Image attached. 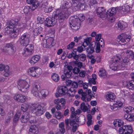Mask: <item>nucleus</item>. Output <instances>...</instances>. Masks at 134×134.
Wrapping results in <instances>:
<instances>
[{"instance_id": "f257e3e1", "label": "nucleus", "mask_w": 134, "mask_h": 134, "mask_svg": "<svg viewBox=\"0 0 134 134\" xmlns=\"http://www.w3.org/2000/svg\"><path fill=\"white\" fill-rule=\"evenodd\" d=\"M69 7L68 3L66 1L64 2L60 7V10H57L56 12H54V18L60 20L67 18L71 13L69 9L67 8Z\"/></svg>"}, {"instance_id": "f03ea898", "label": "nucleus", "mask_w": 134, "mask_h": 134, "mask_svg": "<svg viewBox=\"0 0 134 134\" xmlns=\"http://www.w3.org/2000/svg\"><path fill=\"white\" fill-rule=\"evenodd\" d=\"M122 120L119 119L115 120L113 124L116 127H120L119 129V132L120 134H131L133 129L131 125H124Z\"/></svg>"}, {"instance_id": "7ed1b4c3", "label": "nucleus", "mask_w": 134, "mask_h": 134, "mask_svg": "<svg viewBox=\"0 0 134 134\" xmlns=\"http://www.w3.org/2000/svg\"><path fill=\"white\" fill-rule=\"evenodd\" d=\"M19 21V19H15L8 22L7 24L9 25V27L6 28L5 30L8 34L12 35V38H15L19 35V30L16 27H13L18 24Z\"/></svg>"}, {"instance_id": "20e7f679", "label": "nucleus", "mask_w": 134, "mask_h": 134, "mask_svg": "<svg viewBox=\"0 0 134 134\" xmlns=\"http://www.w3.org/2000/svg\"><path fill=\"white\" fill-rule=\"evenodd\" d=\"M45 105V103H43L33 105L31 107L32 112L38 116H40L44 113V109Z\"/></svg>"}, {"instance_id": "39448f33", "label": "nucleus", "mask_w": 134, "mask_h": 134, "mask_svg": "<svg viewBox=\"0 0 134 134\" xmlns=\"http://www.w3.org/2000/svg\"><path fill=\"white\" fill-rule=\"evenodd\" d=\"M30 40V36L27 33H25L20 35L19 39V41L20 44L23 46L28 44Z\"/></svg>"}, {"instance_id": "423d86ee", "label": "nucleus", "mask_w": 134, "mask_h": 134, "mask_svg": "<svg viewBox=\"0 0 134 134\" xmlns=\"http://www.w3.org/2000/svg\"><path fill=\"white\" fill-rule=\"evenodd\" d=\"M131 37L130 35H127L125 33H123L118 36L117 40L119 43L124 45L128 42Z\"/></svg>"}, {"instance_id": "0eeeda50", "label": "nucleus", "mask_w": 134, "mask_h": 134, "mask_svg": "<svg viewBox=\"0 0 134 134\" xmlns=\"http://www.w3.org/2000/svg\"><path fill=\"white\" fill-rule=\"evenodd\" d=\"M77 16L74 18L72 17L70 18L69 23L70 27L72 29L74 30H77L79 29L80 22L79 20H78Z\"/></svg>"}, {"instance_id": "6e6552de", "label": "nucleus", "mask_w": 134, "mask_h": 134, "mask_svg": "<svg viewBox=\"0 0 134 134\" xmlns=\"http://www.w3.org/2000/svg\"><path fill=\"white\" fill-rule=\"evenodd\" d=\"M17 83L19 90L23 92L26 91L29 88V85L25 80H20Z\"/></svg>"}, {"instance_id": "1a4fd4ad", "label": "nucleus", "mask_w": 134, "mask_h": 134, "mask_svg": "<svg viewBox=\"0 0 134 134\" xmlns=\"http://www.w3.org/2000/svg\"><path fill=\"white\" fill-rule=\"evenodd\" d=\"M33 87L31 91L32 93L36 97H39L40 96V87L39 84L38 83H36L33 86Z\"/></svg>"}, {"instance_id": "9d476101", "label": "nucleus", "mask_w": 134, "mask_h": 134, "mask_svg": "<svg viewBox=\"0 0 134 134\" xmlns=\"http://www.w3.org/2000/svg\"><path fill=\"white\" fill-rule=\"evenodd\" d=\"M41 70L40 68L36 69L35 67L30 68L28 70V73L29 75L32 77H38L41 74V72H37L38 71Z\"/></svg>"}, {"instance_id": "9b49d317", "label": "nucleus", "mask_w": 134, "mask_h": 134, "mask_svg": "<svg viewBox=\"0 0 134 134\" xmlns=\"http://www.w3.org/2000/svg\"><path fill=\"white\" fill-rule=\"evenodd\" d=\"M58 88V92L59 94L57 93H55V96L57 97H59L60 94L62 96L65 95L68 93V89L65 86H59Z\"/></svg>"}, {"instance_id": "f8f14e48", "label": "nucleus", "mask_w": 134, "mask_h": 134, "mask_svg": "<svg viewBox=\"0 0 134 134\" xmlns=\"http://www.w3.org/2000/svg\"><path fill=\"white\" fill-rule=\"evenodd\" d=\"M14 99L18 102L21 103L24 102L27 99L26 97L21 94L15 95L14 97Z\"/></svg>"}, {"instance_id": "ddd939ff", "label": "nucleus", "mask_w": 134, "mask_h": 134, "mask_svg": "<svg viewBox=\"0 0 134 134\" xmlns=\"http://www.w3.org/2000/svg\"><path fill=\"white\" fill-rule=\"evenodd\" d=\"M98 16L100 18H104L107 16V12L103 7H99L97 9Z\"/></svg>"}, {"instance_id": "4468645a", "label": "nucleus", "mask_w": 134, "mask_h": 134, "mask_svg": "<svg viewBox=\"0 0 134 134\" xmlns=\"http://www.w3.org/2000/svg\"><path fill=\"white\" fill-rule=\"evenodd\" d=\"M76 120L75 119H73L69 120L68 119H65V122L66 125V128L67 130H69L70 127L69 125V122L71 126H74L73 125L76 124Z\"/></svg>"}, {"instance_id": "2eb2a0df", "label": "nucleus", "mask_w": 134, "mask_h": 134, "mask_svg": "<svg viewBox=\"0 0 134 134\" xmlns=\"http://www.w3.org/2000/svg\"><path fill=\"white\" fill-rule=\"evenodd\" d=\"M78 93L81 94V99L85 102H88L90 100V99L87 97V93L85 92V91L83 92L82 89H80L78 91Z\"/></svg>"}, {"instance_id": "dca6fc26", "label": "nucleus", "mask_w": 134, "mask_h": 134, "mask_svg": "<svg viewBox=\"0 0 134 134\" xmlns=\"http://www.w3.org/2000/svg\"><path fill=\"white\" fill-rule=\"evenodd\" d=\"M96 46L95 42H92L89 46L86 48V52L89 54H91L94 51V48Z\"/></svg>"}, {"instance_id": "f3484780", "label": "nucleus", "mask_w": 134, "mask_h": 134, "mask_svg": "<svg viewBox=\"0 0 134 134\" xmlns=\"http://www.w3.org/2000/svg\"><path fill=\"white\" fill-rule=\"evenodd\" d=\"M30 115L28 112H26L20 118L21 122L25 123L29 120Z\"/></svg>"}, {"instance_id": "a211bd4d", "label": "nucleus", "mask_w": 134, "mask_h": 134, "mask_svg": "<svg viewBox=\"0 0 134 134\" xmlns=\"http://www.w3.org/2000/svg\"><path fill=\"white\" fill-rule=\"evenodd\" d=\"M38 133L37 127L35 125H31L29 130V134H37Z\"/></svg>"}, {"instance_id": "6ab92c4d", "label": "nucleus", "mask_w": 134, "mask_h": 134, "mask_svg": "<svg viewBox=\"0 0 134 134\" xmlns=\"http://www.w3.org/2000/svg\"><path fill=\"white\" fill-rule=\"evenodd\" d=\"M40 56L38 55H35L32 56L29 61V63L31 65H34L36 63L40 60Z\"/></svg>"}, {"instance_id": "aec40b11", "label": "nucleus", "mask_w": 134, "mask_h": 134, "mask_svg": "<svg viewBox=\"0 0 134 134\" xmlns=\"http://www.w3.org/2000/svg\"><path fill=\"white\" fill-rule=\"evenodd\" d=\"M72 6L75 7L76 9H78L83 5V4L81 3L79 0H72Z\"/></svg>"}, {"instance_id": "412c9836", "label": "nucleus", "mask_w": 134, "mask_h": 134, "mask_svg": "<svg viewBox=\"0 0 134 134\" xmlns=\"http://www.w3.org/2000/svg\"><path fill=\"white\" fill-rule=\"evenodd\" d=\"M3 51L7 55H11L14 54L15 51L14 48L7 49V48H4L3 49Z\"/></svg>"}, {"instance_id": "4be33fe9", "label": "nucleus", "mask_w": 134, "mask_h": 134, "mask_svg": "<svg viewBox=\"0 0 134 134\" xmlns=\"http://www.w3.org/2000/svg\"><path fill=\"white\" fill-rule=\"evenodd\" d=\"M105 98L107 100L112 101L115 99V95L113 93L108 92L105 95Z\"/></svg>"}, {"instance_id": "5701e85b", "label": "nucleus", "mask_w": 134, "mask_h": 134, "mask_svg": "<svg viewBox=\"0 0 134 134\" xmlns=\"http://www.w3.org/2000/svg\"><path fill=\"white\" fill-rule=\"evenodd\" d=\"M134 113L127 114L124 115V118L129 121H134Z\"/></svg>"}, {"instance_id": "b1692460", "label": "nucleus", "mask_w": 134, "mask_h": 134, "mask_svg": "<svg viewBox=\"0 0 134 134\" xmlns=\"http://www.w3.org/2000/svg\"><path fill=\"white\" fill-rule=\"evenodd\" d=\"M13 115L12 112H10L8 114V116H6L4 121V123L5 124H9L10 123V121Z\"/></svg>"}, {"instance_id": "393cba45", "label": "nucleus", "mask_w": 134, "mask_h": 134, "mask_svg": "<svg viewBox=\"0 0 134 134\" xmlns=\"http://www.w3.org/2000/svg\"><path fill=\"white\" fill-rule=\"evenodd\" d=\"M27 3L29 4H32V7H34L35 8H36L39 6V3L38 1L36 0H27Z\"/></svg>"}, {"instance_id": "a878e982", "label": "nucleus", "mask_w": 134, "mask_h": 134, "mask_svg": "<svg viewBox=\"0 0 134 134\" xmlns=\"http://www.w3.org/2000/svg\"><path fill=\"white\" fill-rule=\"evenodd\" d=\"M80 108L84 112L87 111L90 108L89 106L88 103L85 104L84 102L82 103L80 105Z\"/></svg>"}, {"instance_id": "bb28decb", "label": "nucleus", "mask_w": 134, "mask_h": 134, "mask_svg": "<svg viewBox=\"0 0 134 134\" xmlns=\"http://www.w3.org/2000/svg\"><path fill=\"white\" fill-rule=\"evenodd\" d=\"M119 9L120 12L122 13V12H124V13L126 14L129 11L130 9V7L129 5H126L122 6L119 8Z\"/></svg>"}, {"instance_id": "cd10ccee", "label": "nucleus", "mask_w": 134, "mask_h": 134, "mask_svg": "<svg viewBox=\"0 0 134 134\" xmlns=\"http://www.w3.org/2000/svg\"><path fill=\"white\" fill-rule=\"evenodd\" d=\"M124 111L126 112L127 114L134 113V108L131 107H125L124 109Z\"/></svg>"}, {"instance_id": "c85d7f7f", "label": "nucleus", "mask_w": 134, "mask_h": 134, "mask_svg": "<svg viewBox=\"0 0 134 134\" xmlns=\"http://www.w3.org/2000/svg\"><path fill=\"white\" fill-rule=\"evenodd\" d=\"M118 28L121 30L124 29L126 26V24L124 21H119L118 22Z\"/></svg>"}, {"instance_id": "c756f323", "label": "nucleus", "mask_w": 134, "mask_h": 134, "mask_svg": "<svg viewBox=\"0 0 134 134\" xmlns=\"http://www.w3.org/2000/svg\"><path fill=\"white\" fill-rule=\"evenodd\" d=\"M21 115V112L20 111H18L15 115L14 118V121L16 123L19 119Z\"/></svg>"}, {"instance_id": "7c9ffc66", "label": "nucleus", "mask_w": 134, "mask_h": 134, "mask_svg": "<svg viewBox=\"0 0 134 134\" xmlns=\"http://www.w3.org/2000/svg\"><path fill=\"white\" fill-rule=\"evenodd\" d=\"M110 68L113 70H118L120 69H120V67H118V65L116 64H114L112 63L110 65Z\"/></svg>"}, {"instance_id": "2f4dec72", "label": "nucleus", "mask_w": 134, "mask_h": 134, "mask_svg": "<svg viewBox=\"0 0 134 134\" xmlns=\"http://www.w3.org/2000/svg\"><path fill=\"white\" fill-rule=\"evenodd\" d=\"M42 32V28L39 26L35 28L33 31L34 34L35 35L37 36L41 33Z\"/></svg>"}, {"instance_id": "473e14b6", "label": "nucleus", "mask_w": 134, "mask_h": 134, "mask_svg": "<svg viewBox=\"0 0 134 134\" xmlns=\"http://www.w3.org/2000/svg\"><path fill=\"white\" fill-rule=\"evenodd\" d=\"M98 74L99 76L103 78L107 76L105 70L102 68L100 69Z\"/></svg>"}, {"instance_id": "72a5a7b5", "label": "nucleus", "mask_w": 134, "mask_h": 134, "mask_svg": "<svg viewBox=\"0 0 134 134\" xmlns=\"http://www.w3.org/2000/svg\"><path fill=\"white\" fill-rule=\"evenodd\" d=\"M126 86L130 89H134V80L130 81L127 83Z\"/></svg>"}, {"instance_id": "f704fd0d", "label": "nucleus", "mask_w": 134, "mask_h": 134, "mask_svg": "<svg viewBox=\"0 0 134 134\" xmlns=\"http://www.w3.org/2000/svg\"><path fill=\"white\" fill-rule=\"evenodd\" d=\"M40 96L39 97V98L41 97H46L49 93L48 91L46 89L42 90L40 92Z\"/></svg>"}, {"instance_id": "c9c22d12", "label": "nucleus", "mask_w": 134, "mask_h": 134, "mask_svg": "<svg viewBox=\"0 0 134 134\" xmlns=\"http://www.w3.org/2000/svg\"><path fill=\"white\" fill-rule=\"evenodd\" d=\"M116 12L115 8H113L111 9H109L108 10L107 12V15L108 14L109 16H111L115 14Z\"/></svg>"}, {"instance_id": "e433bc0d", "label": "nucleus", "mask_w": 134, "mask_h": 134, "mask_svg": "<svg viewBox=\"0 0 134 134\" xmlns=\"http://www.w3.org/2000/svg\"><path fill=\"white\" fill-rule=\"evenodd\" d=\"M92 38L91 37H87L86 39H84V42L83 45L84 47H85L86 46H88L90 43L91 40Z\"/></svg>"}, {"instance_id": "4c0bfd02", "label": "nucleus", "mask_w": 134, "mask_h": 134, "mask_svg": "<svg viewBox=\"0 0 134 134\" xmlns=\"http://www.w3.org/2000/svg\"><path fill=\"white\" fill-rule=\"evenodd\" d=\"M59 130L62 134H64L65 132V130L64 128V122H62L59 124Z\"/></svg>"}, {"instance_id": "58836bf2", "label": "nucleus", "mask_w": 134, "mask_h": 134, "mask_svg": "<svg viewBox=\"0 0 134 134\" xmlns=\"http://www.w3.org/2000/svg\"><path fill=\"white\" fill-rule=\"evenodd\" d=\"M27 49L24 48V51L22 53L24 55L25 54V56H27L28 55H31L33 53L34 51L28 50L26 49Z\"/></svg>"}, {"instance_id": "ea45409f", "label": "nucleus", "mask_w": 134, "mask_h": 134, "mask_svg": "<svg viewBox=\"0 0 134 134\" xmlns=\"http://www.w3.org/2000/svg\"><path fill=\"white\" fill-rule=\"evenodd\" d=\"M38 120L34 117L32 116L29 118V122L31 124H37L38 123Z\"/></svg>"}, {"instance_id": "a19ab883", "label": "nucleus", "mask_w": 134, "mask_h": 134, "mask_svg": "<svg viewBox=\"0 0 134 134\" xmlns=\"http://www.w3.org/2000/svg\"><path fill=\"white\" fill-rule=\"evenodd\" d=\"M29 105L26 103H24L21 105V109L23 111H26L28 109Z\"/></svg>"}, {"instance_id": "79ce46f5", "label": "nucleus", "mask_w": 134, "mask_h": 134, "mask_svg": "<svg viewBox=\"0 0 134 134\" xmlns=\"http://www.w3.org/2000/svg\"><path fill=\"white\" fill-rule=\"evenodd\" d=\"M51 77L52 79L56 82H58L59 79V76L56 73L52 74Z\"/></svg>"}, {"instance_id": "37998d69", "label": "nucleus", "mask_w": 134, "mask_h": 134, "mask_svg": "<svg viewBox=\"0 0 134 134\" xmlns=\"http://www.w3.org/2000/svg\"><path fill=\"white\" fill-rule=\"evenodd\" d=\"M32 10L30 7L28 6H25L23 9V11L25 14H30Z\"/></svg>"}, {"instance_id": "c03bdc74", "label": "nucleus", "mask_w": 134, "mask_h": 134, "mask_svg": "<svg viewBox=\"0 0 134 134\" xmlns=\"http://www.w3.org/2000/svg\"><path fill=\"white\" fill-rule=\"evenodd\" d=\"M9 67L8 66H5L4 70L6 73L4 74V75L5 76L7 77L10 75V73L9 72Z\"/></svg>"}, {"instance_id": "a18cd8bd", "label": "nucleus", "mask_w": 134, "mask_h": 134, "mask_svg": "<svg viewBox=\"0 0 134 134\" xmlns=\"http://www.w3.org/2000/svg\"><path fill=\"white\" fill-rule=\"evenodd\" d=\"M126 53L127 57L132 58H134V53L132 51L130 50H127Z\"/></svg>"}, {"instance_id": "49530a36", "label": "nucleus", "mask_w": 134, "mask_h": 134, "mask_svg": "<svg viewBox=\"0 0 134 134\" xmlns=\"http://www.w3.org/2000/svg\"><path fill=\"white\" fill-rule=\"evenodd\" d=\"M44 24L45 26L47 27H50V17H49L46 19L44 21Z\"/></svg>"}, {"instance_id": "de8ad7c7", "label": "nucleus", "mask_w": 134, "mask_h": 134, "mask_svg": "<svg viewBox=\"0 0 134 134\" xmlns=\"http://www.w3.org/2000/svg\"><path fill=\"white\" fill-rule=\"evenodd\" d=\"M46 43L44 44V46L46 48H50V39L49 38H48L47 39H46Z\"/></svg>"}, {"instance_id": "09e8293b", "label": "nucleus", "mask_w": 134, "mask_h": 134, "mask_svg": "<svg viewBox=\"0 0 134 134\" xmlns=\"http://www.w3.org/2000/svg\"><path fill=\"white\" fill-rule=\"evenodd\" d=\"M49 57L45 56L43 58L41 63H42V64H47L49 60Z\"/></svg>"}, {"instance_id": "8fccbe9b", "label": "nucleus", "mask_w": 134, "mask_h": 134, "mask_svg": "<svg viewBox=\"0 0 134 134\" xmlns=\"http://www.w3.org/2000/svg\"><path fill=\"white\" fill-rule=\"evenodd\" d=\"M64 74L66 77L67 78H69L71 76L72 72L71 71H67V70H64Z\"/></svg>"}, {"instance_id": "3c124183", "label": "nucleus", "mask_w": 134, "mask_h": 134, "mask_svg": "<svg viewBox=\"0 0 134 134\" xmlns=\"http://www.w3.org/2000/svg\"><path fill=\"white\" fill-rule=\"evenodd\" d=\"M119 106L115 104H114L110 106V108L113 111H115L120 109L119 107Z\"/></svg>"}, {"instance_id": "603ef678", "label": "nucleus", "mask_w": 134, "mask_h": 134, "mask_svg": "<svg viewBox=\"0 0 134 134\" xmlns=\"http://www.w3.org/2000/svg\"><path fill=\"white\" fill-rule=\"evenodd\" d=\"M74 64L76 65L79 69H81L83 66L82 63L81 62H78L77 61H75L74 62Z\"/></svg>"}, {"instance_id": "864d4df0", "label": "nucleus", "mask_w": 134, "mask_h": 134, "mask_svg": "<svg viewBox=\"0 0 134 134\" xmlns=\"http://www.w3.org/2000/svg\"><path fill=\"white\" fill-rule=\"evenodd\" d=\"M120 60L119 58L118 57H114L111 59V61L112 63L114 64L117 63L118 62L119 60Z\"/></svg>"}, {"instance_id": "5fc2aeb1", "label": "nucleus", "mask_w": 134, "mask_h": 134, "mask_svg": "<svg viewBox=\"0 0 134 134\" xmlns=\"http://www.w3.org/2000/svg\"><path fill=\"white\" fill-rule=\"evenodd\" d=\"M70 111L71 112V114L70 115V117L71 118H73L74 116H75L76 114L75 111V109L73 107H72L70 109Z\"/></svg>"}, {"instance_id": "6e6d98bb", "label": "nucleus", "mask_w": 134, "mask_h": 134, "mask_svg": "<svg viewBox=\"0 0 134 134\" xmlns=\"http://www.w3.org/2000/svg\"><path fill=\"white\" fill-rule=\"evenodd\" d=\"M79 59L81 61H84L86 59V56L85 55L83 54H79Z\"/></svg>"}, {"instance_id": "4d7b16f0", "label": "nucleus", "mask_w": 134, "mask_h": 134, "mask_svg": "<svg viewBox=\"0 0 134 134\" xmlns=\"http://www.w3.org/2000/svg\"><path fill=\"white\" fill-rule=\"evenodd\" d=\"M25 48L27 49L30 50L34 51V47L32 44H27V45L25 46Z\"/></svg>"}, {"instance_id": "13d9d810", "label": "nucleus", "mask_w": 134, "mask_h": 134, "mask_svg": "<svg viewBox=\"0 0 134 134\" xmlns=\"http://www.w3.org/2000/svg\"><path fill=\"white\" fill-rule=\"evenodd\" d=\"M55 116L58 119H60L62 117V113L59 111L56 112L55 113Z\"/></svg>"}, {"instance_id": "bf43d9fd", "label": "nucleus", "mask_w": 134, "mask_h": 134, "mask_svg": "<svg viewBox=\"0 0 134 134\" xmlns=\"http://www.w3.org/2000/svg\"><path fill=\"white\" fill-rule=\"evenodd\" d=\"M97 41L98 42L97 43V44H98L100 45L101 47L102 48H103V47L104 46V40L103 38H102L100 39V40H99Z\"/></svg>"}, {"instance_id": "052dcab7", "label": "nucleus", "mask_w": 134, "mask_h": 134, "mask_svg": "<svg viewBox=\"0 0 134 134\" xmlns=\"http://www.w3.org/2000/svg\"><path fill=\"white\" fill-rule=\"evenodd\" d=\"M74 53H73V58L74 59L76 60H78L79 57V54L77 55L76 51H75V50H74Z\"/></svg>"}, {"instance_id": "680f3d73", "label": "nucleus", "mask_w": 134, "mask_h": 134, "mask_svg": "<svg viewBox=\"0 0 134 134\" xmlns=\"http://www.w3.org/2000/svg\"><path fill=\"white\" fill-rule=\"evenodd\" d=\"M73 72L75 74H77L80 71V69L77 67H75L72 70Z\"/></svg>"}, {"instance_id": "e2e57ef3", "label": "nucleus", "mask_w": 134, "mask_h": 134, "mask_svg": "<svg viewBox=\"0 0 134 134\" xmlns=\"http://www.w3.org/2000/svg\"><path fill=\"white\" fill-rule=\"evenodd\" d=\"M75 44L73 42H71L69 45L67 46V49H70L72 48L74 46Z\"/></svg>"}, {"instance_id": "0e129e2a", "label": "nucleus", "mask_w": 134, "mask_h": 134, "mask_svg": "<svg viewBox=\"0 0 134 134\" xmlns=\"http://www.w3.org/2000/svg\"><path fill=\"white\" fill-rule=\"evenodd\" d=\"M79 18V20H80V21H82L84 20L85 19V16L83 14H79V16L78 17Z\"/></svg>"}, {"instance_id": "69168bd1", "label": "nucleus", "mask_w": 134, "mask_h": 134, "mask_svg": "<svg viewBox=\"0 0 134 134\" xmlns=\"http://www.w3.org/2000/svg\"><path fill=\"white\" fill-rule=\"evenodd\" d=\"M87 1L89 4L91 5L97 3V0H88Z\"/></svg>"}, {"instance_id": "338daca9", "label": "nucleus", "mask_w": 134, "mask_h": 134, "mask_svg": "<svg viewBox=\"0 0 134 134\" xmlns=\"http://www.w3.org/2000/svg\"><path fill=\"white\" fill-rule=\"evenodd\" d=\"M74 50H75V51L76 52L77 51L79 53L83 51V49L82 46H79L77 47V49H75Z\"/></svg>"}, {"instance_id": "774afa93", "label": "nucleus", "mask_w": 134, "mask_h": 134, "mask_svg": "<svg viewBox=\"0 0 134 134\" xmlns=\"http://www.w3.org/2000/svg\"><path fill=\"white\" fill-rule=\"evenodd\" d=\"M87 21L88 24L90 25H92L94 23L93 19L92 18H88L87 19Z\"/></svg>"}]
</instances>
